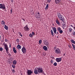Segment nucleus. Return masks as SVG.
Here are the masks:
<instances>
[{"label":"nucleus","mask_w":75,"mask_h":75,"mask_svg":"<svg viewBox=\"0 0 75 75\" xmlns=\"http://www.w3.org/2000/svg\"><path fill=\"white\" fill-rule=\"evenodd\" d=\"M37 71L38 72H39V73L42 74H44V72L43 71V70H42V68L39 67Z\"/></svg>","instance_id":"obj_1"},{"label":"nucleus","mask_w":75,"mask_h":75,"mask_svg":"<svg viewBox=\"0 0 75 75\" xmlns=\"http://www.w3.org/2000/svg\"><path fill=\"white\" fill-rule=\"evenodd\" d=\"M0 8H2L3 10L6 9V6L4 4H0Z\"/></svg>","instance_id":"obj_2"},{"label":"nucleus","mask_w":75,"mask_h":75,"mask_svg":"<svg viewBox=\"0 0 75 75\" xmlns=\"http://www.w3.org/2000/svg\"><path fill=\"white\" fill-rule=\"evenodd\" d=\"M4 45L5 49L6 51V52H8V51L9 50L8 49V46L7 45V44H6V45Z\"/></svg>","instance_id":"obj_3"},{"label":"nucleus","mask_w":75,"mask_h":75,"mask_svg":"<svg viewBox=\"0 0 75 75\" xmlns=\"http://www.w3.org/2000/svg\"><path fill=\"white\" fill-rule=\"evenodd\" d=\"M55 52L56 54H60L61 50L58 48H57L55 50Z\"/></svg>","instance_id":"obj_4"},{"label":"nucleus","mask_w":75,"mask_h":75,"mask_svg":"<svg viewBox=\"0 0 75 75\" xmlns=\"http://www.w3.org/2000/svg\"><path fill=\"white\" fill-rule=\"evenodd\" d=\"M27 73L28 75H31L33 73V72L31 70H28L27 71Z\"/></svg>","instance_id":"obj_5"},{"label":"nucleus","mask_w":75,"mask_h":75,"mask_svg":"<svg viewBox=\"0 0 75 75\" xmlns=\"http://www.w3.org/2000/svg\"><path fill=\"white\" fill-rule=\"evenodd\" d=\"M22 51L23 54L26 53V49L25 48L23 47L22 49Z\"/></svg>","instance_id":"obj_6"},{"label":"nucleus","mask_w":75,"mask_h":75,"mask_svg":"<svg viewBox=\"0 0 75 75\" xmlns=\"http://www.w3.org/2000/svg\"><path fill=\"white\" fill-rule=\"evenodd\" d=\"M35 17L36 18H40V15H38L37 13H35Z\"/></svg>","instance_id":"obj_7"},{"label":"nucleus","mask_w":75,"mask_h":75,"mask_svg":"<svg viewBox=\"0 0 75 75\" xmlns=\"http://www.w3.org/2000/svg\"><path fill=\"white\" fill-rule=\"evenodd\" d=\"M30 29H29V28L28 27V26H25V27H24V30L25 31H29V30Z\"/></svg>","instance_id":"obj_8"},{"label":"nucleus","mask_w":75,"mask_h":75,"mask_svg":"<svg viewBox=\"0 0 75 75\" xmlns=\"http://www.w3.org/2000/svg\"><path fill=\"white\" fill-rule=\"evenodd\" d=\"M61 60L62 59L61 58H56V61H57V62H60Z\"/></svg>","instance_id":"obj_9"},{"label":"nucleus","mask_w":75,"mask_h":75,"mask_svg":"<svg viewBox=\"0 0 75 75\" xmlns=\"http://www.w3.org/2000/svg\"><path fill=\"white\" fill-rule=\"evenodd\" d=\"M52 28L54 34H56V32H57V29H56V28L54 27L53 28L52 27Z\"/></svg>","instance_id":"obj_10"},{"label":"nucleus","mask_w":75,"mask_h":75,"mask_svg":"<svg viewBox=\"0 0 75 75\" xmlns=\"http://www.w3.org/2000/svg\"><path fill=\"white\" fill-rule=\"evenodd\" d=\"M60 1H61V0H55V3L57 4H59Z\"/></svg>","instance_id":"obj_11"},{"label":"nucleus","mask_w":75,"mask_h":75,"mask_svg":"<svg viewBox=\"0 0 75 75\" xmlns=\"http://www.w3.org/2000/svg\"><path fill=\"white\" fill-rule=\"evenodd\" d=\"M57 14L58 16L59 19H60V18H61L62 15H61V14H60V13H58Z\"/></svg>","instance_id":"obj_12"},{"label":"nucleus","mask_w":75,"mask_h":75,"mask_svg":"<svg viewBox=\"0 0 75 75\" xmlns=\"http://www.w3.org/2000/svg\"><path fill=\"white\" fill-rule=\"evenodd\" d=\"M43 48L45 51H47V50H48V48L46 46H44L43 47Z\"/></svg>","instance_id":"obj_13"},{"label":"nucleus","mask_w":75,"mask_h":75,"mask_svg":"<svg viewBox=\"0 0 75 75\" xmlns=\"http://www.w3.org/2000/svg\"><path fill=\"white\" fill-rule=\"evenodd\" d=\"M13 51L14 53H15V54H16L17 53V51L16 50V48H15V47H13Z\"/></svg>","instance_id":"obj_14"},{"label":"nucleus","mask_w":75,"mask_h":75,"mask_svg":"<svg viewBox=\"0 0 75 75\" xmlns=\"http://www.w3.org/2000/svg\"><path fill=\"white\" fill-rule=\"evenodd\" d=\"M17 48L18 50H20L21 49V46L20 45H18L17 46Z\"/></svg>","instance_id":"obj_15"},{"label":"nucleus","mask_w":75,"mask_h":75,"mask_svg":"<svg viewBox=\"0 0 75 75\" xmlns=\"http://www.w3.org/2000/svg\"><path fill=\"white\" fill-rule=\"evenodd\" d=\"M34 72L35 74H38V70L37 69H35L34 70Z\"/></svg>","instance_id":"obj_16"},{"label":"nucleus","mask_w":75,"mask_h":75,"mask_svg":"<svg viewBox=\"0 0 75 75\" xmlns=\"http://www.w3.org/2000/svg\"><path fill=\"white\" fill-rule=\"evenodd\" d=\"M51 34L53 36H54V33L53 32V31L52 30H51Z\"/></svg>","instance_id":"obj_17"},{"label":"nucleus","mask_w":75,"mask_h":75,"mask_svg":"<svg viewBox=\"0 0 75 75\" xmlns=\"http://www.w3.org/2000/svg\"><path fill=\"white\" fill-rule=\"evenodd\" d=\"M5 26H4V28L5 29H6V30H8V26L6 25H4Z\"/></svg>","instance_id":"obj_18"},{"label":"nucleus","mask_w":75,"mask_h":75,"mask_svg":"<svg viewBox=\"0 0 75 75\" xmlns=\"http://www.w3.org/2000/svg\"><path fill=\"white\" fill-rule=\"evenodd\" d=\"M13 64H15V65L17 64V61H16V60H14L13 62Z\"/></svg>","instance_id":"obj_19"},{"label":"nucleus","mask_w":75,"mask_h":75,"mask_svg":"<svg viewBox=\"0 0 75 75\" xmlns=\"http://www.w3.org/2000/svg\"><path fill=\"white\" fill-rule=\"evenodd\" d=\"M56 21V23H57V24L58 25H60V23L59 22H58V20H57Z\"/></svg>","instance_id":"obj_20"},{"label":"nucleus","mask_w":75,"mask_h":75,"mask_svg":"<svg viewBox=\"0 0 75 75\" xmlns=\"http://www.w3.org/2000/svg\"><path fill=\"white\" fill-rule=\"evenodd\" d=\"M71 42H72V43H73L74 44H75V41H74V40L72 39L71 40Z\"/></svg>","instance_id":"obj_21"},{"label":"nucleus","mask_w":75,"mask_h":75,"mask_svg":"<svg viewBox=\"0 0 75 75\" xmlns=\"http://www.w3.org/2000/svg\"><path fill=\"white\" fill-rule=\"evenodd\" d=\"M48 4H47V5H46V6L45 8V9H46V10H47V9L48 8Z\"/></svg>","instance_id":"obj_22"},{"label":"nucleus","mask_w":75,"mask_h":75,"mask_svg":"<svg viewBox=\"0 0 75 75\" xmlns=\"http://www.w3.org/2000/svg\"><path fill=\"white\" fill-rule=\"evenodd\" d=\"M1 23L2 24H4H4H5V22H4V21H2L1 22Z\"/></svg>","instance_id":"obj_23"},{"label":"nucleus","mask_w":75,"mask_h":75,"mask_svg":"<svg viewBox=\"0 0 75 75\" xmlns=\"http://www.w3.org/2000/svg\"><path fill=\"white\" fill-rule=\"evenodd\" d=\"M72 45L73 46V49H74V50H75V45H74L72 44Z\"/></svg>","instance_id":"obj_24"},{"label":"nucleus","mask_w":75,"mask_h":75,"mask_svg":"<svg viewBox=\"0 0 75 75\" xmlns=\"http://www.w3.org/2000/svg\"><path fill=\"white\" fill-rule=\"evenodd\" d=\"M12 67L13 69H14L16 68V66L14 64H13L12 65Z\"/></svg>","instance_id":"obj_25"},{"label":"nucleus","mask_w":75,"mask_h":75,"mask_svg":"<svg viewBox=\"0 0 75 75\" xmlns=\"http://www.w3.org/2000/svg\"><path fill=\"white\" fill-rule=\"evenodd\" d=\"M29 37H31V38H32V37H33V35H32V34L31 33H30L29 34Z\"/></svg>","instance_id":"obj_26"},{"label":"nucleus","mask_w":75,"mask_h":75,"mask_svg":"<svg viewBox=\"0 0 75 75\" xmlns=\"http://www.w3.org/2000/svg\"><path fill=\"white\" fill-rule=\"evenodd\" d=\"M42 42V40H39V43L40 44H41Z\"/></svg>","instance_id":"obj_27"},{"label":"nucleus","mask_w":75,"mask_h":75,"mask_svg":"<svg viewBox=\"0 0 75 75\" xmlns=\"http://www.w3.org/2000/svg\"><path fill=\"white\" fill-rule=\"evenodd\" d=\"M53 65H54V66H57V62H55L54 63Z\"/></svg>","instance_id":"obj_28"},{"label":"nucleus","mask_w":75,"mask_h":75,"mask_svg":"<svg viewBox=\"0 0 75 75\" xmlns=\"http://www.w3.org/2000/svg\"><path fill=\"white\" fill-rule=\"evenodd\" d=\"M59 33L60 34H62V33H63V31H62V30H60V31H59Z\"/></svg>","instance_id":"obj_29"},{"label":"nucleus","mask_w":75,"mask_h":75,"mask_svg":"<svg viewBox=\"0 0 75 75\" xmlns=\"http://www.w3.org/2000/svg\"><path fill=\"white\" fill-rule=\"evenodd\" d=\"M61 30V28H60V27H59L58 28H57V30L59 31L60 30Z\"/></svg>","instance_id":"obj_30"},{"label":"nucleus","mask_w":75,"mask_h":75,"mask_svg":"<svg viewBox=\"0 0 75 75\" xmlns=\"http://www.w3.org/2000/svg\"><path fill=\"white\" fill-rule=\"evenodd\" d=\"M48 43V42H46L45 43V44L46 45V46H48V45H49Z\"/></svg>","instance_id":"obj_31"},{"label":"nucleus","mask_w":75,"mask_h":75,"mask_svg":"<svg viewBox=\"0 0 75 75\" xmlns=\"http://www.w3.org/2000/svg\"><path fill=\"white\" fill-rule=\"evenodd\" d=\"M50 62L51 64H53V63L54 62V61H53L52 59L50 61Z\"/></svg>","instance_id":"obj_32"},{"label":"nucleus","mask_w":75,"mask_h":75,"mask_svg":"<svg viewBox=\"0 0 75 75\" xmlns=\"http://www.w3.org/2000/svg\"><path fill=\"white\" fill-rule=\"evenodd\" d=\"M47 42V40H45L43 41L44 44H45Z\"/></svg>","instance_id":"obj_33"},{"label":"nucleus","mask_w":75,"mask_h":75,"mask_svg":"<svg viewBox=\"0 0 75 75\" xmlns=\"http://www.w3.org/2000/svg\"><path fill=\"white\" fill-rule=\"evenodd\" d=\"M18 34H19V35H21V37H23V35H21V33L20 32H19L18 33Z\"/></svg>","instance_id":"obj_34"},{"label":"nucleus","mask_w":75,"mask_h":75,"mask_svg":"<svg viewBox=\"0 0 75 75\" xmlns=\"http://www.w3.org/2000/svg\"><path fill=\"white\" fill-rule=\"evenodd\" d=\"M7 53L8 54V55H9V56H11L10 54L9 53V52H8H8H7Z\"/></svg>","instance_id":"obj_35"},{"label":"nucleus","mask_w":75,"mask_h":75,"mask_svg":"<svg viewBox=\"0 0 75 75\" xmlns=\"http://www.w3.org/2000/svg\"><path fill=\"white\" fill-rule=\"evenodd\" d=\"M16 41H17V42H19V41H19V39H17L16 40Z\"/></svg>","instance_id":"obj_36"},{"label":"nucleus","mask_w":75,"mask_h":75,"mask_svg":"<svg viewBox=\"0 0 75 75\" xmlns=\"http://www.w3.org/2000/svg\"><path fill=\"white\" fill-rule=\"evenodd\" d=\"M69 32H71L72 31V29L71 28H69Z\"/></svg>","instance_id":"obj_37"},{"label":"nucleus","mask_w":75,"mask_h":75,"mask_svg":"<svg viewBox=\"0 0 75 75\" xmlns=\"http://www.w3.org/2000/svg\"><path fill=\"white\" fill-rule=\"evenodd\" d=\"M60 18L61 20H62V21H63V19H62V17H61V18Z\"/></svg>","instance_id":"obj_38"},{"label":"nucleus","mask_w":75,"mask_h":75,"mask_svg":"<svg viewBox=\"0 0 75 75\" xmlns=\"http://www.w3.org/2000/svg\"><path fill=\"white\" fill-rule=\"evenodd\" d=\"M12 72L13 73H14V72H15V70H14V69H13L12 70Z\"/></svg>","instance_id":"obj_39"},{"label":"nucleus","mask_w":75,"mask_h":75,"mask_svg":"<svg viewBox=\"0 0 75 75\" xmlns=\"http://www.w3.org/2000/svg\"><path fill=\"white\" fill-rule=\"evenodd\" d=\"M51 58L52 59H54V57L52 56H51Z\"/></svg>","instance_id":"obj_40"},{"label":"nucleus","mask_w":75,"mask_h":75,"mask_svg":"<svg viewBox=\"0 0 75 75\" xmlns=\"http://www.w3.org/2000/svg\"><path fill=\"white\" fill-rule=\"evenodd\" d=\"M12 11H13V9H11V14H12V13H13Z\"/></svg>","instance_id":"obj_41"},{"label":"nucleus","mask_w":75,"mask_h":75,"mask_svg":"<svg viewBox=\"0 0 75 75\" xmlns=\"http://www.w3.org/2000/svg\"><path fill=\"white\" fill-rule=\"evenodd\" d=\"M8 41V40L7 39H5V42H7Z\"/></svg>","instance_id":"obj_42"},{"label":"nucleus","mask_w":75,"mask_h":75,"mask_svg":"<svg viewBox=\"0 0 75 75\" xmlns=\"http://www.w3.org/2000/svg\"><path fill=\"white\" fill-rule=\"evenodd\" d=\"M0 51H3V48L0 47Z\"/></svg>","instance_id":"obj_43"},{"label":"nucleus","mask_w":75,"mask_h":75,"mask_svg":"<svg viewBox=\"0 0 75 75\" xmlns=\"http://www.w3.org/2000/svg\"><path fill=\"white\" fill-rule=\"evenodd\" d=\"M73 34L74 35H75V32L74 31L73 32Z\"/></svg>","instance_id":"obj_44"},{"label":"nucleus","mask_w":75,"mask_h":75,"mask_svg":"<svg viewBox=\"0 0 75 75\" xmlns=\"http://www.w3.org/2000/svg\"><path fill=\"white\" fill-rule=\"evenodd\" d=\"M37 14L38 15H40V13H39V12H37Z\"/></svg>","instance_id":"obj_45"},{"label":"nucleus","mask_w":75,"mask_h":75,"mask_svg":"<svg viewBox=\"0 0 75 75\" xmlns=\"http://www.w3.org/2000/svg\"><path fill=\"white\" fill-rule=\"evenodd\" d=\"M51 0H47V1H48L49 3H50V2H51Z\"/></svg>","instance_id":"obj_46"},{"label":"nucleus","mask_w":75,"mask_h":75,"mask_svg":"<svg viewBox=\"0 0 75 75\" xmlns=\"http://www.w3.org/2000/svg\"><path fill=\"white\" fill-rule=\"evenodd\" d=\"M57 48V47H54V50H56V49Z\"/></svg>","instance_id":"obj_47"},{"label":"nucleus","mask_w":75,"mask_h":75,"mask_svg":"<svg viewBox=\"0 0 75 75\" xmlns=\"http://www.w3.org/2000/svg\"><path fill=\"white\" fill-rule=\"evenodd\" d=\"M32 35H34V32H32Z\"/></svg>","instance_id":"obj_48"},{"label":"nucleus","mask_w":75,"mask_h":75,"mask_svg":"<svg viewBox=\"0 0 75 75\" xmlns=\"http://www.w3.org/2000/svg\"><path fill=\"white\" fill-rule=\"evenodd\" d=\"M11 1L12 2V3L13 2V0H11Z\"/></svg>","instance_id":"obj_49"},{"label":"nucleus","mask_w":75,"mask_h":75,"mask_svg":"<svg viewBox=\"0 0 75 75\" xmlns=\"http://www.w3.org/2000/svg\"><path fill=\"white\" fill-rule=\"evenodd\" d=\"M71 27H73V28L74 27V26L72 25H71Z\"/></svg>","instance_id":"obj_50"},{"label":"nucleus","mask_w":75,"mask_h":75,"mask_svg":"<svg viewBox=\"0 0 75 75\" xmlns=\"http://www.w3.org/2000/svg\"><path fill=\"white\" fill-rule=\"evenodd\" d=\"M22 20H23V21H25V19L24 18H22Z\"/></svg>","instance_id":"obj_51"},{"label":"nucleus","mask_w":75,"mask_h":75,"mask_svg":"<svg viewBox=\"0 0 75 75\" xmlns=\"http://www.w3.org/2000/svg\"><path fill=\"white\" fill-rule=\"evenodd\" d=\"M68 47L70 48H71V46H70V45H68Z\"/></svg>","instance_id":"obj_52"},{"label":"nucleus","mask_w":75,"mask_h":75,"mask_svg":"<svg viewBox=\"0 0 75 75\" xmlns=\"http://www.w3.org/2000/svg\"><path fill=\"white\" fill-rule=\"evenodd\" d=\"M4 41V40H1V42H3Z\"/></svg>","instance_id":"obj_53"},{"label":"nucleus","mask_w":75,"mask_h":75,"mask_svg":"<svg viewBox=\"0 0 75 75\" xmlns=\"http://www.w3.org/2000/svg\"><path fill=\"white\" fill-rule=\"evenodd\" d=\"M10 45H9V47H10V48H11V45H10Z\"/></svg>","instance_id":"obj_54"},{"label":"nucleus","mask_w":75,"mask_h":75,"mask_svg":"<svg viewBox=\"0 0 75 75\" xmlns=\"http://www.w3.org/2000/svg\"><path fill=\"white\" fill-rule=\"evenodd\" d=\"M65 25V24H63L62 25L63 26H64Z\"/></svg>","instance_id":"obj_55"},{"label":"nucleus","mask_w":75,"mask_h":75,"mask_svg":"<svg viewBox=\"0 0 75 75\" xmlns=\"http://www.w3.org/2000/svg\"><path fill=\"white\" fill-rule=\"evenodd\" d=\"M63 55H64V56H65V53Z\"/></svg>","instance_id":"obj_56"},{"label":"nucleus","mask_w":75,"mask_h":75,"mask_svg":"<svg viewBox=\"0 0 75 75\" xmlns=\"http://www.w3.org/2000/svg\"><path fill=\"white\" fill-rule=\"evenodd\" d=\"M3 44H4V45H6V43H5V42H4V43H3Z\"/></svg>","instance_id":"obj_57"},{"label":"nucleus","mask_w":75,"mask_h":75,"mask_svg":"<svg viewBox=\"0 0 75 75\" xmlns=\"http://www.w3.org/2000/svg\"><path fill=\"white\" fill-rule=\"evenodd\" d=\"M58 34V32L57 33V34Z\"/></svg>","instance_id":"obj_58"},{"label":"nucleus","mask_w":75,"mask_h":75,"mask_svg":"<svg viewBox=\"0 0 75 75\" xmlns=\"http://www.w3.org/2000/svg\"><path fill=\"white\" fill-rule=\"evenodd\" d=\"M3 40H4V37L3 38Z\"/></svg>","instance_id":"obj_59"},{"label":"nucleus","mask_w":75,"mask_h":75,"mask_svg":"<svg viewBox=\"0 0 75 75\" xmlns=\"http://www.w3.org/2000/svg\"><path fill=\"white\" fill-rule=\"evenodd\" d=\"M13 32H14V30L13 29Z\"/></svg>","instance_id":"obj_60"},{"label":"nucleus","mask_w":75,"mask_h":75,"mask_svg":"<svg viewBox=\"0 0 75 75\" xmlns=\"http://www.w3.org/2000/svg\"><path fill=\"white\" fill-rule=\"evenodd\" d=\"M57 38H58V36H57Z\"/></svg>","instance_id":"obj_61"},{"label":"nucleus","mask_w":75,"mask_h":75,"mask_svg":"<svg viewBox=\"0 0 75 75\" xmlns=\"http://www.w3.org/2000/svg\"><path fill=\"white\" fill-rule=\"evenodd\" d=\"M21 75H22V74H21Z\"/></svg>","instance_id":"obj_62"},{"label":"nucleus","mask_w":75,"mask_h":75,"mask_svg":"<svg viewBox=\"0 0 75 75\" xmlns=\"http://www.w3.org/2000/svg\"><path fill=\"white\" fill-rule=\"evenodd\" d=\"M63 18H64V17H63Z\"/></svg>","instance_id":"obj_63"}]
</instances>
